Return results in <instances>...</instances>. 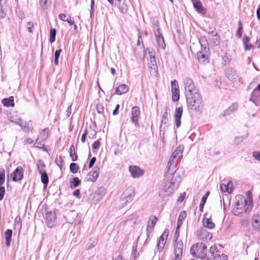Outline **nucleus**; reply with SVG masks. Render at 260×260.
<instances>
[{"label": "nucleus", "instance_id": "nucleus-1", "mask_svg": "<svg viewBox=\"0 0 260 260\" xmlns=\"http://www.w3.org/2000/svg\"><path fill=\"white\" fill-rule=\"evenodd\" d=\"M252 208V199L250 197L246 198L242 195L235 197L232 212L235 215H239L250 212Z\"/></svg>", "mask_w": 260, "mask_h": 260}, {"label": "nucleus", "instance_id": "nucleus-2", "mask_svg": "<svg viewBox=\"0 0 260 260\" xmlns=\"http://www.w3.org/2000/svg\"><path fill=\"white\" fill-rule=\"evenodd\" d=\"M173 178L174 177H172L171 174H168L165 176L159 191L160 196H169L178 188L181 181V178L179 177L178 179Z\"/></svg>", "mask_w": 260, "mask_h": 260}, {"label": "nucleus", "instance_id": "nucleus-3", "mask_svg": "<svg viewBox=\"0 0 260 260\" xmlns=\"http://www.w3.org/2000/svg\"><path fill=\"white\" fill-rule=\"evenodd\" d=\"M188 107L192 110L200 111L202 106V98L199 92L186 97Z\"/></svg>", "mask_w": 260, "mask_h": 260}, {"label": "nucleus", "instance_id": "nucleus-4", "mask_svg": "<svg viewBox=\"0 0 260 260\" xmlns=\"http://www.w3.org/2000/svg\"><path fill=\"white\" fill-rule=\"evenodd\" d=\"M201 47V50L197 52L198 60L201 62H204L209 58V48H208V42L204 37H201L199 40Z\"/></svg>", "mask_w": 260, "mask_h": 260}, {"label": "nucleus", "instance_id": "nucleus-5", "mask_svg": "<svg viewBox=\"0 0 260 260\" xmlns=\"http://www.w3.org/2000/svg\"><path fill=\"white\" fill-rule=\"evenodd\" d=\"M184 149V146L182 145H180L173 152L167 165L168 169H170L171 167L174 165L175 162L178 163L180 161V159L182 157V153Z\"/></svg>", "mask_w": 260, "mask_h": 260}, {"label": "nucleus", "instance_id": "nucleus-6", "mask_svg": "<svg viewBox=\"0 0 260 260\" xmlns=\"http://www.w3.org/2000/svg\"><path fill=\"white\" fill-rule=\"evenodd\" d=\"M206 246L202 243H199L196 245H193L190 249V252L194 257L203 259L206 255Z\"/></svg>", "mask_w": 260, "mask_h": 260}, {"label": "nucleus", "instance_id": "nucleus-7", "mask_svg": "<svg viewBox=\"0 0 260 260\" xmlns=\"http://www.w3.org/2000/svg\"><path fill=\"white\" fill-rule=\"evenodd\" d=\"M183 82L184 87L185 97L199 92L198 90L196 87L193 81L191 79L186 77L183 79Z\"/></svg>", "mask_w": 260, "mask_h": 260}, {"label": "nucleus", "instance_id": "nucleus-8", "mask_svg": "<svg viewBox=\"0 0 260 260\" xmlns=\"http://www.w3.org/2000/svg\"><path fill=\"white\" fill-rule=\"evenodd\" d=\"M45 223L49 228L53 227L56 223V215L54 211H46L44 214Z\"/></svg>", "mask_w": 260, "mask_h": 260}, {"label": "nucleus", "instance_id": "nucleus-9", "mask_svg": "<svg viewBox=\"0 0 260 260\" xmlns=\"http://www.w3.org/2000/svg\"><path fill=\"white\" fill-rule=\"evenodd\" d=\"M131 121L135 124L136 127L139 126V120L140 116V111L139 108L137 106H134L132 108L131 110Z\"/></svg>", "mask_w": 260, "mask_h": 260}, {"label": "nucleus", "instance_id": "nucleus-10", "mask_svg": "<svg viewBox=\"0 0 260 260\" xmlns=\"http://www.w3.org/2000/svg\"><path fill=\"white\" fill-rule=\"evenodd\" d=\"M150 61L148 64L150 73L151 75L155 76L157 73V66L155 56L152 52H149Z\"/></svg>", "mask_w": 260, "mask_h": 260}, {"label": "nucleus", "instance_id": "nucleus-11", "mask_svg": "<svg viewBox=\"0 0 260 260\" xmlns=\"http://www.w3.org/2000/svg\"><path fill=\"white\" fill-rule=\"evenodd\" d=\"M128 170L134 178H138L142 176L144 174V170L137 166H130Z\"/></svg>", "mask_w": 260, "mask_h": 260}, {"label": "nucleus", "instance_id": "nucleus-12", "mask_svg": "<svg viewBox=\"0 0 260 260\" xmlns=\"http://www.w3.org/2000/svg\"><path fill=\"white\" fill-rule=\"evenodd\" d=\"M135 196V189L132 187L127 188L123 193V200L126 205L131 202Z\"/></svg>", "mask_w": 260, "mask_h": 260}, {"label": "nucleus", "instance_id": "nucleus-13", "mask_svg": "<svg viewBox=\"0 0 260 260\" xmlns=\"http://www.w3.org/2000/svg\"><path fill=\"white\" fill-rule=\"evenodd\" d=\"M183 245L181 241L175 243L174 247L175 258L173 260H181L182 258Z\"/></svg>", "mask_w": 260, "mask_h": 260}, {"label": "nucleus", "instance_id": "nucleus-14", "mask_svg": "<svg viewBox=\"0 0 260 260\" xmlns=\"http://www.w3.org/2000/svg\"><path fill=\"white\" fill-rule=\"evenodd\" d=\"M11 121L15 124H18L21 127L22 129L25 132H31L33 129L32 124L30 121L28 122H23L21 119H18L17 120H12Z\"/></svg>", "mask_w": 260, "mask_h": 260}, {"label": "nucleus", "instance_id": "nucleus-15", "mask_svg": "<svg viewBox=\"0 0 260 260\" xmlns=\"http://www.w3.org/2000/svg\"><path fill=\"white\" fill-rule=\"evenodd\" d=\"M100 168L95 167L92 170L90 171L87 175L86 180L89 182H95L100 174Z\"/></svg>", "mask_w": 260, "mask_h": 260}, {"label": "nucleus", "instance_id": "nucleus-16", "mask_svg": "<svg viewBox=\"0 0 260 260\" xmlns=\"http://www.w3.org/2000/svg\"><path fill=\"white\" fill-rule=\"evenodd\" d=\"M23 177V171L21 167H17L11 174L13 181L16 182L21 180Z\"/></svg>", "mask_w": 260, "mask_h": 260}, {"label": "nucleus", "instance_id": "nucleus-17", "mask_svg": "<svg viewBox=\"0 0 260 260\" xmlns=\"http://www.w3.org/2000/svg\"><path fill=\"white\" fill-rule=\"evenodd\" d=\"M183 114V108L182 107L176 108L174 112L175 123L177 128L181 125V119Z\"/></svg>", "mask_w": 260, "mask_h": 260}, {"label": "nucleus", "instance_id": "nucleus-18", "mask_svg": "<svg viewBox=\"0 0 260 260\" xmlns=\"http://www.w3.org/2000/svg\"><path fill=\"white\" fill-rule=\"evenodd\" d=\"M225 75L230 80L232 81H236L239 76L237 71L232 68H229L226 70Z\"/></svg>", "mask_w": 260, "mask_h": 260}, {"label": "nucleus", "instance_id": "nucleus-19", "mask_svg": "<svg viewBox=\"0 0 260 260\" xmlns=\"http://www.w3.org/2000/svg\"><path fill=\"white\" fill-rule=\"evenodd\" d=\"M220 188L222 192H228L231 193L233 190V184L232 181H228L226 183L223 182L220 185Z\"/></svg>", "mask_w": 260, "mask_h": 260}, {"label": "nucleus", "instance_id": "nucleus-20", "mask_svg": "<svg viewBox=\"0 0 260 260\" xmlns=\"http://www.w3.org/2000/svg\"><path fill=\"white\" fill-rule=\"evenodd\" d=\"M191 1L192 3L194 8L198 13L201 14H205L206 11L200 0H191Z\"/></svg>", "mask_w": 260, "mask_h": 260}, {"label": "nucleus", "instance_id": "nucleus-21", "mask_svg": "<svg viewBox=\"0 0 260 260\" xmlns=\"http://www.w3.org/2000/svg\"><path fill=\"white\" fill-rule=\"evenodd\" d=\"M251 225L254 229L260 230V212L252 216Z\"/></svg>", "mask_w": 260, "mask_h": 260}, {"label": "nucleus", "instance_id": "nucleus-22", "mask_svg": "<svg viewBox=\"0 0 260 260\" xmlns=\"http://www.w3.org/2000/svg\"><path fill=\"white\" fill-rule=\"evenodd\" d=\"M251 100L255 104L260 103V84L257 86V89L252 92Z\"/></svg>", "mask_w": 260, "mask_h": 260}, {"label": "nucleus", "instance_id": "nucleus-23", "mask_svg": "<svg viewBox=\"0 0 260 260\" xmlns=\"http://www.w3.org/2000/svg\"><path fill=\"white\" fill-rule=\"evenodd\" d=\"M157 218L155 217H151L150 218L148 222L147 228V234L149 235L153 231V228L156 224Z\"/></svg>", "mask_w": 260, "mask_h": 260}, {"label": "nucleus", "instance_id": "nucleus-24", "mask_svg": "<svg viewBox=\"0 0 260 260\" xmlns=\"http://www.w3.org/2000/svg\"><path fill=\"white\" fill-rule=\"evenodd\" d=\"M129 90V87L125 84H121L116 88L115 93L118 95H121L127 92Z\"/></svg>", "mask_w": 260, "mask_h": 260}, {"label": "nucleus", "instance_id": "nucleus-25", "mask_svg": "<svg viewBox=\"0 0 260 260\" xmlns=\"http://www.w3.org/2000/svg\"><path fill=\"white\" fill-rule=\"evenodd\" d=\"M168 234L165 232L160 237L158 243L157 244L158 249L159 251H161L165 246L166 240L167 239Z\"/></svg>", "mask_w": 260, "mask_h": 260}, {"label": "nucleus", "instance_id": "nucleus-26", "mask_svg": "<svg viewBox=\"0 0 260 260\" xmlns=\"http://www.w3.org/2000/svg\"><path fill=\"white\" fill-rule=\"evenodd\" d=\"M157 42L158 43V45L160 48H161L162 49H164L165 48V43L164 42V39L163 38V36L161 34V33L159 31V30H157V33L155 34Z\"/></svg>", "mask_w": 260, "mask_h": 260}, {"label": "nucleus", "instance_id": "nucleus-27", "mask_svg": "<svg viewBox=\"0 0 260 260\" xmlns=\"http://www.w3.org/2000/svg\"><path fill=\"white\" fill-rule=\"evenodd\" d=\"M203 223L204 227L209 229H213L215 227V224L211 218H204L203 220Z\"/></svg>", "mask_w": 260, "mask_h": 260}, {"label": "nucleus", "instance_id": "nucleus-28", "mask_svg": "<svg viewBox=\"0 0 260 260\" xmlns=\"http://www.w3.org/2000/svg\"><path fill=\"white\" fill-rule=\"evenodd\" d=\"M2 103L4 106L6 107H14V98L13 96H10L8 99H4L2 100Z\"/></svg>", "mask_w": 260, "mask_h": 260}, {"label": "nucleus", "instance_id": "nucleus-29", "mask_svg": "<svg viewBox=\"0 0 260 260\" xmlns=\"http://www.w3.org/2000/svg\"><path fill=\"white\" fill-rule=\"evenodd\" d=\"M12 235V231L11 230H7L5 233V236L6 239V244L7 246L9 247L10 245L11 241V238Z\"/></svg>", "mask_w": 260, "mask_h": 260}, {"label": "nucleus", "instance_id": "nucleus-30", "mask_svg": "<svg viewBox=\"0 0 260 260\" xmlns=\"http://www.w3.org/2000/svg\"><path fill=\"white\" fill-rule=\"evenodd\" d=\"M116 5L117 6L119 11L122 13H125L128 10V8L127 5L126 4L124 1L120 4H116Z\"/></svg>", "mask_w": 260, "mask_h": 260}, {"label": "nucleus", "instance_id": "nucleus-31", "mask_svg": "<svg viewBox=\"0 0 260 260\" xmlns=\"http://www.w3.org/2000/svg\"><path fill=\"white\" fill-rule=\"evenodd\" d=\"M186 217V213L185 211H182L180 212L178 221H177V226L178 229H180V227L182 225L183 221L184 220Z\"/></svg>", "mask_w": 260, "mask_h": 260}, {"label": "nucleus", "instance_id": "nucleus-32", "mask_svg": "<svg viewBox=\"0 0 260 260\" xmlns=\"http://www.w3.org/2000/svg\"><path fill=\"white\" fill-rule=\"evenodd\" d=\"M7 3L6 0H0V19L5 18L6 13L4 11V8Z\"/></svg>", "mask_w": 260, "mask_h": 260}, {"label": "nucleus", "instance_id": "nucleus-33", "mask_svg": "<svg viewBox=\"0 0 260 260\" xmlns=\"http://www.w3.org/2000/svg\"><path fill=\"white\" fill-rule=\"evenodd\" d=\"M172 100L177 102L179 100L180 93L179 89H172Z\"/></svg>", "mask_w": 260, "mask_h": 260}, {"label": "nucleus", "instance_id": "nucleus-34", "mask_svg": "<svg viewBox=\"0 0 260 260\" xmlns=\"http://www.w3.org/2000/svg\"><path fill=\"white\" fill-rule=\"evenodd\" d=\"M249 39L247 36H244L243 39V44L244 48L246 50H250L253 48V46L249 44Z\"/></svg>", "mask_w": 260, "mask_h": 260}, {"label": "nucleus", "instance_id": "nucleus-35", "mask_svg": "<svg viewBox=\"0 0 260 260\" xmlns=\"http://www.w3.org/2000/svg\"><path fill=\"white\" fill-rule=\"evenodd\" d=\"M81 184V181L78 177H74L73 178L72 181H71V187L72 188L78 186Z\"/></svg>", "mask_w": 260, "mask_h": 260}, {"label": "nucleus", "instance_id": "nucleus-36", "mask_svg": "<svg viewBox=\"0 0 260 260\" xmlns=\"http://www.w3.org/2000/svg\"><path fill=\"white\" fill-rule=\"evenodd\" d=\"M41 174V181L44 184L45 187L48 183V177L47 173L45 172L40 173Z\"/></svg>", "mask_w": 260, "mask_h": 260}, {"label": "nucleus", "instance_id": "nucleus-37", "mask_svg": "<svg viewBox=\"0 0 260 260\" xmlns=\"http://www.w3.org/2000/svg\"><path fill=\"white\" fill-rule=\"evenodd\" d=\"M49 130L46 128L43 129L40 133V136L43 140H46L49 135Z\"/></svg>", "mask_w": 260, "mask_h": 260}, {"label": "nucleus", "instance_id": "nucleus-38", "mask_svg": "<svg viewBox=\"0 0 260 260\" xmlns=\"http://www.w3.org/2000/svg\"><path fill=\"white\" fill-rule=\"evenodd\" d=\"M70 156L72 157V160L74 161L77 160V156L76 154L74 145H72L70 147Z\"/></svg>", "mask_w": 260, "mask_h": 260}, {"label": "nucleus", "instance_id": "nucleus-39", "mask_svg": "<svg viewBox=\"0 0 260 260\" xmlns=\"http://www.w3.org/2000/svg\"><path fill=\"white\" fill-rule=\"evenodd\" d=\"M40 3L41 7L44 9H46L51 5V0H40Z\"/></svg>", "mask_w": 260, "mask_h": 260}, {"label": "nucleus", "instance_id": "nucleus-40", "mask_svg": "<svg viewBox=\"0 0 260 260\" xmlns=\"http://www.w3.org/2000/svg\"><path fill=\"white\" fill-rule=\"evenodd\" d=\"M213 257L217 260H228V257L224 254H220L219 253L213 255Z\"/></svg>", "mask_w": 260, "mask_h": 260}, {"label": "nucleus", "instance_id": "nucleus-41", "mask_svg": "<svg viewBox=\"0 0 260 260\" xmlns=\"http://www.w3.org/2000/svg\"><path fill=\"white\" fill-rule=\"evenodd\" d=\"M238 108V104L237 103L233 104L226 111L227 114L236 111Z\"/></svg>", "mask_w": 260, "mask_h": 260}, {"label": "nucleus", "instance_id": "nucleus-42", "mask_svg": "<svg viewBox=\"0 0 260 260\" xmlns=\"http://www.w3.org/2000/svg\"><path fill=\"white\" fill-rule=\"evenodd\" d=\"M61 52V49L56 50L54 54V63L55 65L58 64V58L59 57L60 53Z\"/></svg>", "mask_w": 260, "mask_h": 260}, {"label": "nucleus", "instance_id": "nucleus-43", "mask_svg": "<svg viewBox=\"0 0 260 260\" xmlns=\"http://www.w3.org/2000/svg\"><path fill=\"white\" fill-rule=\"evenodd\" d=\"M45 165H44L43 162L40 160L38 164V169L40 173L45 172Z\"/></svg>", "mask_w": 260, "mask_h": 260}, {"label": "nucleus", "instance_id": "nucleus-44", "mask_svg": "<svg viewBox=\"0 0 260 260\" xmlns=\"http://www.w3.org/2000/svg\"><path fill=\"white\" fill-rule=\"evenodd\" d=\"M243 29L242 23L240 21L238 22V27L236 31V36L238 38H241L242 36V30Z\"/></svg>", "mask_w": 260, "mask_h": 260}, {"label": "nucleus", "instance_id": "nucleus-45", "mask_svg": "<svg viewBox=\"0 0 260 260\" xmlns=\"http://www.w3.org/2000/svg\"><path fill=\"white\" fill-rule=\"evenodd\" d=\"M5 180V170L3 169H0V185H3Z\"/></svg>", "mask_w": 260, "mask_h": 260}, {"label": "nucleus", "instance_id": "nucleus-46", "mask_svg": "<svg viewBox=\"0 0 260 260\" xmlns=\"http://www.w3.org/2000/svg\"><path fill=\"white\" fill-rule=\"evenodd\" d=\"M70 169L71 170V172L74 174L77 172L79 167H78L77 165L75 163H72L70 165Z\"/></svg>", "mask_w": 260, "mask_h": 260}, {"label": "nucleus", "instance_id": "nucleus-47", "mask_svg": "<svg viewBox=\"0 0 260 260\" xmlns=\"http://www.w3.org/2000/svg\"><path fill=\"white\" fill-rule=\"evenodd\" d=\"M56 30L55 29H51L50 30V42L53 43L55 40Z\"/></svg>", "mask_w": 260, "mask_h": 260}, {"label": "nucleus", "instance_id": "nucleus-48", "mask_svg": "<svg viewBox=\"0 0 260 260\" xmlns=\"http://www.w3.org/2000/svg\"><path fill=\"white\" fill-rule=\"evenodd\" d=\"M206 200H207L206 196H204L202 199L201 202L200 206H199L200 210L201 211H203V210L204 206L206 202Z\"/></svg>", "mask_w": 260, "mask_h": 260}, {"label": "nucleus", "instance_id": "nucleus-49", "mask_svg": "<svg viewBox=\"0 0 260 260\" xmlns=\"http://www.w3.org/2000/svg\"><path fill=\"white\" fill-rule=\"evenodd\" d=\"M217 247L215 245L211 246L210 248V252L213 256V255L218 253V251L216 250Z\"/></svg>", "mask_w": 260, "mask_h": 260}, {"label": "nucleus", "instance_id": "nucleus-50", "mask_svg": "<svg viewBox=\"0 0 260 260\" xmlns=\"http://www.w3.org/2000/svg\"><path fill=\"white\" fill-rule=\"evenodd\" d=\"M172 89H179L178 82L174 80L171 82Z\"/></svg>", "mask_w": 260, "mask_h": 260}, {"label": "nucleus", "instance_id": "nucleus-51", "mask_svg": "<svg viewBox=\"0 0 260 260\" xmlns=\"http://www.w3.org/2000/svg\"><path fill=\"white\" fill-rule=\"evenodd\" d=\"M252 156L256 160L260 161V152L259 151H254L252 153Z\"/></svg>", "mask_w": 260, "mask_h": 260}, {"label": "nucleus", "instance_id": "nucleus-52", "mask_svg": "<svg viewBox=\"0 0 260 260\" xmlns=\"http://www.w3.org/2000/svg\"><path fill=\"white\" fill-rule=\"evenodd\" d=\"M5 193V189L3 186L0 185V200H2L4 198Z\"/></svg>", "mask_w": 260, "mask_h": 260}, {"label": "nucleus", "instance_id": "nucleus-53", "mask_svg": "<svg viewBox=\"0 0 260 260\" xmlns=\"http://www.w3.org/2000/svg\"><path fill=\"white\" fill-rule=\"evenodd\" d=\"M100 146V142L99 141H96L94 142L92 145V148L93 149H97Z\"/></svg>", "mask_w": 260, "mask_h": 260}, {"label": "nucleus", "instance_id": "nucleus-54", "mask_svg": "<svg viewBox=\"0 0 260 260\" xmlns=\"http://www.w3.org/2000/svg\"><path fill=\"white\" fill-rule=\"evenodd\" d=\"M27 30L29 32H31L33 29V24L31 23L30 21L28 22L27 23Z\"/></svg>", "mask_w": 260, "mask_h": 260}, {"label": "nucleus", "instance_id": "nucleus-55", "mask_svg": "<svg viewBox=\"0 0 260 260\" xmlns=\"http://www.w3.org/2000/svg\"><path fill=\"white\" fill-rule=\"evenodd\" d=\"M73 195L77 197V198L78 199H80L81 196H80V190L77 189L76 190H75L74 192H73Z\"/></svg>", "mask_w": 260, "mask_h": 260}, {"label": "nucleus", "instance_id": "nucleus-56", "mask_svg": "<svg viewBox=\"0 0 260 260\" xmlns=\"http://www.w3.org/2000/svg\"><path fill=\"white\" fill-rule=\"evenodd\" d=\"M58 17L59 18L63 21H66V20L68 19V17L67 16V15L66 14H60L58 16Z\"/></svg>", "mask_w": 260, "mask_h": 260}, {"label": "nucleus", "instance_id": "nucleus-57", "mask_svg": "<svg viewBox=\"0 0 260 260\" xmlns=\"http://www.w3.org/2000/svg\"><path fill=\"white\" fill-rule=\"evenodd\" d=\"M95 161H96L95 157H93L91 159V160H90V161L89 162V168H92L93 167V166L94 164L95 163Z\"/></svg>", "mask_w": 260, "mask_h": 260}, {"label": "nucleus", "instance_id": "nucleus-58", "mask_svg": "<svg viewBox=\"0 0 260 260\" xmlns=\"http://www.w3.org/2000/svg\"><path fill=\"white\" fill-rule=\"evenodd\" d=\"M167 116H168L167 112H166L162 115V122H165L166 123L168 122V119L167 118Z\"/></svg>", "mask_w": 260, "mask_h": 260}, {"label": "nucleus", "instance_id": "nucleus-59", "mask_svg": "<svg viewBox=\"0 0 260 260\" xmlns=\"http://www.w3.org/2000/svg\"><path fill=\"white\" fill-rule=\"evenodd\" d=\"M88 134V132L86 130L84 133L82 135L81 140L82 142L84 143L85 142L86 137Z\"/></svg>", "mask_w": 260, "mask_h": 260}, {"label": "nucleus", "instance_id": "nucleus-60", "mask_svg": "<svg viewBox=\"0 0 260 260\" xmlns=\"http://www.w3.org/2000/svg\"><path fill=\"white\" fill-rule=\"evenodd\" d=\"M243 140V138L242 137H238L235 138V143L239 144L242 142Z\"/></svg>", "mask_w": 260, "mask_h": 260}, {"label": "nucleus", "instance_id": "nucleus-61", "mask_svg": "<svg viewBox=\"0 0 260 260\" xmlns=\"http://www.w3.org/2000/svg\"><path fill=\"white\" fill-rule=\"evenodd\" d=\"M94 0H91V6H90V16H91L92 13L94 11Z\"/></svg>", "mask_w": 260, "mask_h": 260}, {"label": "nucleus", "instance_id": "nucleus-62", "mask_svg": "<svg viewBox=\"0 0 260 260\" xmlns=\"http://www.w3.org/2000/svg\"><path fill=\"white\" fill-rule=\"evenodd\" d=\"M66 21H67L70 26L74 24V21L71 19V17H69Z\"/></svg>", "mask_w": 260, "mask_h": 260}, {"label": "nucleus", "instance_id": "nucleus-63", "mask_svg": "<svg viewBox=\"0 0 260 260\" xmlns=\"http://www.w3.org/2000/svg\"><path fill=\"white\" fill-rule=\"evenodd\" d=\"M179 229H178V226H177V228H176V231H175V233L174 234V237L176 239H177L178 238L179 236Z\"/></svg>", "mask_w": 260, "mask_h": 260}, {"label": "nucleus", "instance_id": "nucleus-64", "mask_svg": "<svg viewBox=\"0 0 260 260\" xmlns=\"http://www.w3.org/2000/svg\"><path fill=\"white\" fill-rule=\"evenodd\" d=\"M119 108V105H117L115 110L113 111V114L116 115L118 114V111Z\"/></svg>", "mask_w": 260, "mask_h": 260}]
</instances>
